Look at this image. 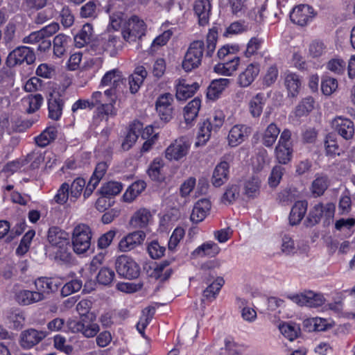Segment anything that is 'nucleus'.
Returning a JSON list of instances; mask_svg holds the SVG:
<instances>
[{"instance_id":"obj_12","label":"nucleus","mask_w":355,"mask_h":355,"mask_svg":"<svg viewBox=\"0 0 355 355\" xmlns=\"http://www.w3.org/2000/svg\"><path fill=\"white\" fill-rule=\"evenodd\" d=\"M314 9L307 4L295 6L290 13L291 21L300 26H306L315 16Z\"/></svg>"},{"instance_id":"obj_59","label":"nucleus","mask_w":355,"mask_h":355,"mask_svg":"<svg viewBox=\"0 0 355 355\" xmlns=\"http://www.w3.org/2000/svg\"><path fill=\"white\" fill-rule=\"evenodd\" d=\"M284 172V168L279 165H276L272 168L270 175L268 178V184L270 187L275 188L279 185L282 178Z\"/></svg>"},{"instance_id":"obj_47","label":"nucleus","mask_w":355,"mask_h":355,"mask_svg":"<svg viewBox=\"0 0 355 355\" xmlns=\"http://www.w3.org/2000/svg\"><path fill=\"white\" fill-rule=\"evenodd\" d=\"M164 162L162 159L156 158L150 164L148 174L150 178L154 181H161L164 179V175L162 173Z\"/></svg>"},{"instance_id":"obj_46","label":"nucleus","mask_w":355,"mask_h":355,"mask_svg":"<svg viewBox=\"0 0 355 355\" xmlns=\"http://www.w3.org/2000/svg\"><path fill=\"white\" fill-rule=\"evenodd\" d=\"M123 189V185L119 182L110 181L103 184L99 193L103 197H110L118 195Z\"/></svg>"},{"instance_id":"obj_15","label":"nucleus","mask_w":355,"mask_h":355,"mask_svg":"<svg viewBox=\"0 0 355 355\" xmlns=\"http://www.w3.org/2000/svg\"><path fill=\"white\" fill-rule=\"evenodd\" d=\"M251 128L243 124H236L231 128L227 135L228 145L236 147L243 143L250 135Z\"/></svg>"},{"instance_id":"obj_6","label":"nucleus","mask_w":355,"mask_h":355,"mask_svg":"<svg viewBox=\"0 0 355 355\" xmlns=\"http://www.w3.org/2000/svg\"><path fill=\"white\" fill-rule=\"evenodd\" d=\"M291 132L284 129L280 135L277 145L275 149V157L281 164H287L291 161L293 157V146L291 141Z\"/></svg>"},{"instance_id":"obj_62","label":"nucleus","mask_w":355,"mask_h":355,"mask_svg":"<svg viewBox=\"0 0 355 355\" xmlns=\"http://www.w3.org/2000/svg\"><path fill=\"white\" fill-rule=\"evenodd\" d=\"M82 287V282L78 279H73L66 283L61 289V295L64 297L69 296L78 292Z\"/></svg>"},{"instance_id":"obj_21","label":"nucleus","mask_w":355,"mask_h":355,"mask_svg":"<svg viewBox=\"0 0 355 355\" xmlns=\"http://www.w3.org/2000/svg\"><path fill=\"white\" fill-rule=\"evenodd\" d=\"M201 106V101L198 98H195L184 107L183 116L186 127L189 128L193 125L198 116Z\"/></svg>"},{"instance_id":"obj_39","label":"nucleus","mask_w":355,"mask_h":355,"mask_svg":"<svg viewBox=\"0 0 355 355\" xmlns=\"http://www.w3.org/2000/svg\"><path fill=\"white\" fill-rule=\"evenodd\" d=\"M220 252L218 245L213 241H208L198 246L194 251L193 254L200 257L209 256L215 257Z\"/></svg>"},{"instance_id":"obj_38","label":"nucleus","mask_w":355,"mask_h":355,"mask_svg":"<svg viewBox=\"0 0 355 355\" xmlns=\"http://www.w3.org/2000/svg\"><path fill=\"white\" fill-rule=\"evenodd\" d=\"M236 306L241 310L243 319L249 322H254L257 318V312L251 307L248 306V302L242 297H236Z\"/></svg>"},{"instance_id":"obj_30","label":"nucleus","mask_w":355,"mask_h":355,"mask_svg":"<svg viewBox=\"0 0 355 355\" xmlns=\"http://www.w3.org/2000/svg\"><path fill=\"white\" fill-rule=\"evenodd\" d=\"M308 203L305 200L297 201L293 206L290 216L289 221L292 225H297L303 219L307 211Z\"/></svg>"},{"instance_id":"obj_53","label":"nucleus","mask_w":355,"mask_h":355,"mask_svg":"<svg viewBox=\"0 0 355 355\" xmlns=\"http://www.w3.org/2000/svg\"><path fill=\"white\" fill-rule=\"evenodd\" d=\"M314 100L312 97L304 98L297 106L295 113L297 116H302L308 114L313 109Z\"/></svg>"},{"instance_id":"obj_7","label":"nucleus","mask_w":355,"mask_h":355,"mask_svg":"<svg viewBox=\"0 0 355 355\" xmlns=\"http://www.w3.org/2000/svg\"><path fill=\"white\" fill-rule=\"evenodd\" d=\"M190 148L191 143L187 137H178L166 148L165 158L171 162H179L187 157Z\"/></svg>"},{"instance_id":"obj_25","label":"nucleus","mask_w":355,"mask_h":355,"mask_svg":"<svg viewBox=\"0 0 355 355\" xmlns=\"http://www.w3.org/2000/svg\"><path fill=\"white\" fill-rule=\"evenodd\" d=\"M152 219L150 211L146 208H140L131 216L130 224L134 228L146 227Z\"/></svg>"},{"instance_id":"obj_19","label":"nucleus","mask_w":355,"mask_h":355,"mask_svg":"<svg viewBox=\"0 0 355 355\" xmlns=\"http://www.w3.org/2000/svg\"><path fill=\"white\" fill-rule=\"evenodd\" d=\"M211 208V203L209 199H200L193 206L190 216L191 220L196 223L202 222L209 214Z\"/></svg>"},{"instance_id":"obj_11","label":"nucleus","mask_w":355,"mask_h":355,"mask_svg":"<svg viewBox=\"0 0 355 355\" xmlns=\"http://www.w3.org/2000/svg\"><path fill=\"white\" fill-rule=\"evenodd\" d=\"M331 129L345 140H350L354 136L355 126L349 118L337 116L330 122Z\"/></svg>"},{"instance_id":"obj_20","label":"nucleus","mask_w":355,"mask_h":355,"mask_svg":"<svg viewBox=\"0 0 355 355\" xmlns=\"http://www.w3.org/2000/svg\"><path fill=\"white\" fill-rule=\"evenodd\" d=\"M211 10L209 0H196L193 10L198 17L199 25L204 26L209 24Z\"/></svg>"},{"instance_id":"obj_31","label":"nucleus","mask_w":355,"mask_h":355,"mask_svg":"<svg viewBox=\"0 0 355 355\" xmlns=\"http://www.w3.org/2000/svg\"><path fill=\"white\" fill-rule=\"evenodd\" d=\"M214 129L209 121H202L198 124V131L196 136L195 146L196 148L205 146L211 137Z\"/></svg>"},{"instance_id":"obj_52","label":"nucleus","mask_w":355,"mask_h":355,"mask_svg":"<svg viewBox=\"0 0 355 355\" xmlns=\"http://www.w3.org/2000/svg\"><path fill=\"white\" fill-rule=\"evenodd\" d=\"M338 80L332 77H324L321 82L322 92L325 96H330L338 89Z\"/></svg>"},{"instance_id":"obj_61","label":"nucleus","mask_w":355,"mask_h":355,"mask_svg":"<svg viewBox=\"0 0 355 355\" xmlns=\"http://www.w3.org/2000/svg\"><path fill=\"white\" fill-rule=\"evenodd\" d=\"M239 196V187L236 184H229L223 196L222 200L224 202L232 203Z\"/></svg>"},{"instance_id":"obj_33","label":"nucleus","mask_w":355,"mask_h":355,"mask_svg":"<svg viewBox=\"0 0 355 355\" xmlns=\"http://www.w3.org/2000/svg\"><path fill=\"white\" fill-rule=\"evenodd\" d=\"M43 101V97L40 94H31L21 99V105L26 112L33 113L40 109Z\"/></svg>"},{"instance_id":"obj_27","label":"nucleus","mask_w":355,"mask_h":355,"mask_svg":"<svg viewBox=\"0 0 355 355\" xmlns=\"http://www.w3.org/2000/svg\"><path fill=\"white\" fill-rule=\"evenodd\" d=\"M239 64L240 58L234 56L226 62L216 64L214 71L220 75L230 76L238 69Z\"/></svg>"},{"instance_id":"obj_16","label":"nucleus","mask_w":355,"mask_h":355,"mask_svg":"<svg viewBox=\"0 0 355 355\" xmlns=\"http://www.w3.org/2000/svg\"><path fill=\"white\" fill-rule=\"evenodd\" d=\"M173 101V95L169 93L164 94L158 97L155 107L162 120L168 121L172 118Z\"/></svg>"},{"instance_id":"obj_55","label":"nucleus","mask_w":355,"mask_h":355,"mask_svg":"<svg viewBox=\"0 0 355 355\" xmlns=\"http://www.w3.org/2000/svg\"><path fill=\"white\" fill-rule=\"evenodd\" d=\"M225 114L222 110H215L212 115L205 120L210 123L211 127L214 129V132H217L223 125L225 121Z\"/></svg>"},{"instance_id":"obj_28","label":"nucleus","mask_w":355,"mask_h":355,"mask_svg":"<svg viewBox=\"0 0 355 355\" xmlns=\"http://www.w3.org/2000/svg\"><path fill=\"white\" fill-rule=\"evenodd\" d=\"M230 83V80L228 78L214 80L208 87L207 93V98L211 100L218 98Z\"/></svg>"},{"instance_id":"obj_60","label":"nucleus","mask_w":355,"mask_h":355,"mask_svg":"<svg viewBox=\"0 0 355 355\" xmlns=\"http://www.w3.org/2000/svg\"><path fill=\"white\" fill-rule=\"evenodd\" d=\"M184 234L185 232L182 227H176L169 239L168 243V250L171 251L175 250L180 241L184 238Z\"/></svg>"},{"instance_id":"obj_49","label":"nucleus","mask_w":355,"mask_h":355,"mask_svg":"<svg viewBox=\"0 0 355 355\" xmlns=\"http://www.w3.org/2000/svg\"><path fill=\"white\" fill-rule=\"evenodd\" d=\"M327 52V46L320 41L312 42L308 49V55L311 58H319Z\"/></svg>"},{"instance_id":"obj_36","label":"nucleus","mask_w":355,"mask_h":355,"mask_svg":"<svg viewBox=\"0 0 355 355\" xmlns=\"http://www.w3.org/2000/svg\"><path fill=\"white\" fill-rule=\"evenodd\" d=\"M36 288L35 292H40L44 295V293H49L58 289V285L52 279L47 277H39L34 282Z\"/></svg>"},{"instance_id":"obj_32","label":"nucleus","mask_w":355,"mask_h":355,"mask_svg":"<svg viewBox=\"0 0 355 355\" xmlns=\"http://www.w3.org/2000/svg\"><path fill=\"white\" fill-rule=\"evenodd\" d=\"M266 103V98L263 93H258L249 101V112L252 117L258 118L263 112Z\"/></svg>"},{"instance_id":"obj_64","label":"nucleus","mask_w":355,"mask_h":355,"mask_svg":"<svg viewBox=\"0 0 355 355\" xmlns=\"http://www.w3.org/2000/svg\"><path fill=\"white\" fill-rule=\"evenodd\" d=\"M328 187V179L325 176L317 177L312 183V191L318 196L322 195Z\"/></svg>"},{"instance_id":"obj_58","label":"nucleus","mask_w":355,"mask_h":355,"mask_svg":"<svg viewBox=\"0 0 355 355\" xmlns=\"http://www.w3.org/2000/svg\"><path fill=\"white\" fill-rule=\"evenodd\" d=\"M352 209V200L347 191H344L340 196L338 203V211L341 215L347 214Z\"/></svg>"},{"instance_id":"obj_40","label":"nucleus","mask_w":355,"mask_h":355,"mask_svg":"<svg viewBox=\"0 0 355 355\" xmlns=\"http://www.w3.org/2000/svg\"><path fill=\"white\" fill-rule=\"evenodd\" d=\"M279 329L282 334L290 341L294 340L300 334V326L293 322H283L279 325Z\"/></svg>"},{"instance_id":"obj_43","label":"nucleus","mask_w":355,"mask_h":355,"mask_svg":"<svg viewBox=\"0 0 355 355\" xmlns=\"http://www.w3.org/2000/svg\"><path fill=\"white\" fill-rule=\"evenodd\" d=\"M71 37L64 34L60 33L56 35L53 40V53L57 57H61L66 51V48Z\"/></svg>"},{"instance_id":"obj_56","label":"nucleus","mask_w":355,"mask_h":355,"mask_svg":"<svg viewBox=\"0 0 355 355\" xmlns=\"http://www.w3.org/2000/svg\"><path fill=\"white\" fill-rule=\"evenodd\" d=\"M35 232L33 230L28 231L22 237L19 245L16 249V253L18 255H24L29 249L30 244L35 236Z\"/></svg>"},{"instance_id":"obj_45","label":"nucleus","mask_w":355,"mask_h":355,"mask_svg":"<svg viewBox=\"0 0 355 355\" xmlns=\"http://www.w3.org/2000/svg\"><path fill=\"white\" fill-rule=\"evenodd\" d=\"M121 73L116 69L107 71L102 78L101 85L102 86L112 85L116 87L122 81Z\"/></svg>"},{"instance_id":"obj_63","label":"nucleus","mask_w":355,"mask_h":355,"mask_svg":"<svg viewBox=\"0 0 355 355\" xmlns=\"http://www.w3.org/2000/svg\"><path fill=\"white\" fill-rule=\"evenodd\" d=\"M148 252L150 257L154 259L161 258L166 251L164 246L160 245L157 241L150 242L147 247Z\"/></svg>"},{"instance_id":"obj_4","label":"nucleus","mask_w":355,"mask_h":355,"mask_svg":"<svg viewBox=\"0 0 355 355\" xmlns=\"http://www.w3.org/2000/svg\"><path fill=\"white\" fill-rule=\"evenodd\" d=\"M92 232L85 224L77 225L73 230L71 243L73 252L78 255L88 252L91 247Z\"/></svg>"},{"instance_id":"obj_8","label":"nucleus","mask_w":355,"mask_h":355,"mask_svg":"<svg viewBox=\"0 0 355 355\" xmlns=\"http://www.w3.org/2000/svg\"><path fill=\"white\" fill-rule=\"evenodd\" d=\"M288 298L300 306L317 308L322 306L325 298L321 293L306 291L299 294L289 295Z\"/></svg>"},{"instance_id":"obj_17","label":"nucleus","mask_w":355,"mask_h":355,"mask_svg":"<svg viewBox=\"0 0 355 355\" xmlns=\"http://www.w3.org/2000/svg\"><path fill=\"white\" fill-rule=\"evenodd\" d=\"M46 336L42 331L29 329L21 332L20 335V345L24 349H30L38 344Z\"/></svg>"},{"instance_id":"obj_13","label":"nucleus","mask_w":355,"mask_h":355,"mask_svg":"<svg viewBox=\"0 0 355 355\" xmlns=\"http://www.w3.org/2000/svg\"><path fill=\"white\" fill-rule=\"evenodd\" d=\"M35 60V55L32 49L28 46H19L14 49L8 57V62L11 66L26 62L31 64Z\"/></svg>"},{"instance_id":"obj_10","label":"nucleus","mask_w":355,"mask_h":355,"mask_svg":"<svg viewBox=\"0 0 355 355\" xmlns=\"http://www.w3.org/2000/svg\"><path fill=\"white\" fill-rule=\"evenodd\" d=\"M12 293L15 301L21 306H28L44 299L40 292L22 288L18 284L14 285Z\"/></svg>"},{"instance_id":"obj_14","label":"nucleus","mask_w":355,"mask_h":355,"mask_svg":"<svg viewBox=\"0 0 355 355\" xmlns=\"http://www.w3.org/2000/svg\"><path fill=\"white\" fill-rule=\"evenodd\" d=\"M146 239V234L143 231H135L123 236L118 244L119 250L129 252L141 245Z\"/></svg>"},{"instance_id":"obj_57","label":"nucleus","mask_w":355,"mask_h":355,"mask_svg":"<svg viewBox=\"0 0 355 355\" xmlns=\"http://www.w3.org/2000/svg\"><path fill=\"white\" fill-rule=\"evenodd\" d=\"M327 69L338 75L343 74L345 70V62L338 58H332L327 63Z\"/></svg>"},{"instance_id":"obj_3","label":"nucleus","mask_w":355,"mask_h":355,"mask_svg":"<svg viewBox=\"0 0 355 355\" xmlns=\"http://www.w3.org/2000/svg\"><path fill=\"white\" fill-rule=\"evenodd\" d=\"M147 25L137 15H132L122 26L121 36L129 44L135 43L146 35Z\"/></svg>"},{"instance_id":"obj_9","label":"nucleus","mask_w":355,"mask_h":355,"mask_svg":"<svg viewBox=\"0 0 355 355\" xmlns=\"http://www.w3.org/2000/svg\"><path fill=\"white\" fill-rule=\"evenodd\" d=\"M118 274L127 279H135L139 275L140 268L136 261L128 255H121L116 260Z\"/></svg>"},{"instance_id":"obj_44","label":"nucleus","mask_w":355,"mask_h":355,"mask_svg":"<svg viewBox=\"0 0 355 355\" xmlns=\"http://www.w3.org/2000/svg\"><path fill=\"white\" fill-rule=\"evenodd\" d=\"M225 281L223 277H217L216 280L209 285L203 291V297L209 301H213L219 293Z\"/></svg>"},{"instance_id":"obj_48","label":"nucleus","mask_w":355,"mask_h":355,"mask_svg":"<svg viewBox=\"0 0 355 355\" xmlns=\"http://www.w3.org/2000/svg\"><path fill=\"white\" fill-rule=\"evenodd\" d=\"M85 180L83 178H76L69 186L70 200L76 201L78 199L84 188L85 187Z\"/></svg>"},{"instance_id":"obj_1","label":"nucleus","mask_w":355,"mask_h":355,"mask_svg":"<svg viewBox=\"0 0 355 355\" xmlns=\"http://www.w3.org/2000/svg\"><path fill=\"white\" fill-rule=\"evenodd\" d=\"M48 241L51 244V250L56 261L69 263L71 261L72 254L69 249L67 233L58 227H51L48 231Z\"/></svg>"},{"instance_id":"obj_23","label":"nucleus","mask_w":355,"mask_h":355,"mask_svg":"<svg viewBox=\"0 0 355 355\" xmlns=\"http://www.w3.org/2000/svg\"><path fill=\"white\" fill-rule=\"evenodd\" d=\"M199 88L197 83H188L184 79L178 80L176 84V98L184 101L191 97Z\"/></svg>"},{"instance_id":"obj_54","label":"nucleus","mask_w":355,"mask_h":355,"mask_svg":"<svg viewBox=\"0 0 355 355\" xmlns=\"http://www.w3.org/2000/svg\"><path fill=\"white\" fill-rule=\"evenodd\" d=\"M97 0H90L80 8V16L83 18H95L97 16Z\"/></svg>"},{"instance_id":"obj_2","label":"nucleus","mask_w":355,"mask_h":355,"mask_svg":"<svg viewBox=\"0 0 355 355\" xmlns=\"http://www.w3.org/2000/svg\"><path fill=\"white\" fill-rule=\"evenodd\" d=\"M122 49V42L119 36L107 31L93 42L91 50L94 53L101 55L106 52L111 57L115 56Z\"/></svg>"},{"instance_id":"obj_22","label":"nucleus","mask_w":355,"mask_h":355,"mask_svg":"<svg viewBox=\"0 0 355 355\" xmlns=\"http://www.w3.org/2000/svg\"><path fill=\"white\" fill-rule=\"evenodd\" d=\"M230 164L225 161L218 163L212 174L211 183L216 187H220L229 179Z\"/></svg>"},{"instance_id":"obj_51","label":"nucleus","mask_w":355,"mask_h":355,"mask_svg":"<svg viewBox=\"0 0 355 355\" xmlns=\"http://www.w3.org/2000/svg\"><path fill=\"white\" fill-rule=\"evenodd\" d=\"M70 199L69 184L67 182L62 183L58 189L53 201L58 205H64L68 199Z\"/></svg>"},{"instance_id":"obj_50","label":"nucleus","mask_w":355,"mask_h":355,"mask_svg":"<svg viewBox=\"0 0 355 355\" xmlns=\"http://www.w3.org/2000/svg\"><path fill=\"white\" fill-rule=\"evenodd\" d=\"M8 320L12 328L15 329H19L24 325L25 316L22 311L19 310H15L9 313Z\"/></svg>"},{"instance_id":"obj_5","label":"nucleus","mask_w":355,"mask_h":355,"mask_svg":"<svg viewBox=\"0 0 355 355\" xmlns=\"http://www.w3.org/2000/svg\"><path fill=\"white\" fill-rule=\"evenodd\" d=\"M204 48L205 44L202 40H196L191 43L182 62V69L185 71H191L201 64Z\"/></svg>"},{"instance_id":"obj_41","label":"nucleus","mask_w":355,"mask_h":355,"mask_svg":"<svg viewBox=\"0 0 355 355\" xmlns=\"http://www.w3.org/2000/svg\"><path fill=\"white\" fill-rule=\"evenodd\" d=\"M100 331L99 325L92 320L82 317V323L80 334L84 337L90 338L95 337Z\"/></svg>"},{"instance_id":"obj_42","label":"nucleus","mask_w":355,"mask_h":355,"mask_svg":"<svg viewBox=\"0 0 355 355\" xmlns=\"http://www.w3.org/2000/svg\"><path fill=\"white\" fill-rule=\"evenodd\" d=\"M324 148L326 154L331 157L340 156L343 153V150L338 146L337 139L331 134L326 136Z\"/></svg>"},{"instance_id":"obj_29","label":"nucleus","mask_w":355,"mask_h":355,"mask_svg":"<svg viewBox=\"0 0 355 355\" xmlns=\"http://www.w3.org/2000/svg\"><path fill=\"white\" fill-rule=\"evenodd\" d=\"M280 129L275 123H270L261 134V142L266 147H272L277 141Z\"/></svg>"},{"instance_id":"obj_34","label":"nucleus","mask_w":355,"mask_h":355,"mask_svg":"<svg viewBox=\"0 0 355 355\" xmlns=\"http://www.w3.org/2000/svg\"><path fill=\"white\" fill-rule=\"evenodd\" d=\"M57 135L58 130L55 127H47L38 136L35 137V141L38 146L44 148L54 141Z\"/></svg>"},{"instance_id":"obj_18","label":"nucleus","mask_w":355,"mask_h":355,"mask_svg":"<svg viewBox=\"0 0 355 355\" xmlns=\"http://www.w3.org/2000/svg\"><path fill=\"white\" fill-rule=\"evenodd\" d=\"M260 72L258 63H250L242 71L237 78V83L241 87H249L257 78Z\"/></svg>"},{"instance_id":"obj_37","label":"nucleus","mask_w":355,"mask_h":355,"mask_svg":"<svg viewBox=\"0 0 355 355\" xmlns=\"http://www.w3.org/2000/svg\"><path fill=\"white\" fill-rule=\"evenodd\" d=\"M144 181L139 180L133 182L125 191L123 199L126 202H132L146 188Z\"/></svg>"},{"instance_id":"obj_26","label":"nucleus","mask_w":355,"mask_h":355,"mask_svg":"<svg viewBox=\"0 0 355 355\" xmlns=\"http://www.w3.org/2000/svg\"><path fill=\"white\" fill-rule=\"evenodd\" d=\"M64 101L60 96L51 95L48 101L49 116L58 121L62 116Z\"/></svg>"},{"instance_id":"obj_35","label":"nucleus","mask_w":355,"mask_h":355,"mask_svg":"<svg viewBox=\"0 0 355 355\" xmlns=\"http://www.w3.org/2000/svg\"><path fill=\"white\" fill-rule=\"evenodd\" d=\"M261 180L258 177H251L243 183V193L250 198H254L259 195Z\"/></svg>"},{"instance_id":"obj_24","label":"nucleus","mask_w":355,"mask_h":355,"mask_svg":"<svg viewBox=\"0 0 355 355\" xmlns=\"http://www.w3.org/2000/svg\"><path fill=\"white\" fill-rule=\"evenodd\" d=\"M284 85L288 92V96H297L302 87V79L295 73L287 71L284 73Z\"/></svg>"}]
</instances>
